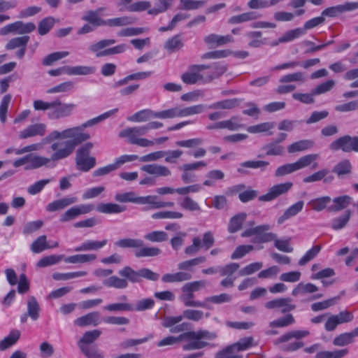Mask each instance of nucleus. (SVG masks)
<instances>
[{
	"instance_id": "f257e3e1",
	"label": "nucleus",
	"mask_w": 358,
	"mask_h": 358,
	"mask_svg": "<svg viewBox=\"0 0 358 358\" xmlns=\"http://www.w3.org/2000/svg\"><path fill=\"white\" fill-rule=\"evenodd\" d=\"M90 138V134L81 132L80 128H68L62 131L53 130L43 138V143H51L53 153L44 157L45 167L53 168L57 162L70 157L77 145Z\"/></svg>"
},
{
	"instance_id": "f03ea898",
	"label": "nucleus",
	"mask_w": 358,
	"mask_h": 358,
	"mask_svg": "<svg viewBox=\"0 0 358 358\" xmlns=\"http://www.w3.org/2000/svg\"><path fill=\"white\" fill-rule=\"evenodd\" d=\"M217 337V334L205 329L197 331H188L180 334L178 336H169L157 342V346L162 348L173 345L180 341H185L182 348L184 351H192L203 349L210 343L207 341L215 340Z\"/></svg>"
},
{
	"instance_id": "7ed1b4c3",
	"label": "nucleus",
	"mask_w": 358,
	"mask_h": 358,
	"mask_svg": "<svg viewBox=\"0 0 358 358\" xmlns=\"http://www.w3.org/2000/svg\"><path fill=\"white\" fill-rule=\"evenodd\" d=\"M118 274L122 278L111 275L103 280V285L107 287L123 289L128 287L129 282L131 283L141 282L143 278L156 281L159 278L158 273L153 272L149 268H143L135 271L129 266H126L119 270Z\"/></svg>"
},
{
	"instance_id": "20e7f679",
	"label": "nucleus",
	"mask_w": 358,
	"mask_h": 358,
	"mask_svg": "<svg viewBox=\"0 0 358 358\" xmlns=\"http://www.w3.org/2000/svg\"><path fill=\"white\" fill-rule=\"evenodd\" d=\"M163 127L159 122H150L147 124L126 128L119 133V137L127 138L128 142L131 143L134 138H142L141 136L145 135L150 129H157Z\"/></svg>"
},
{
	"instance_id": "39448f33",
	"label": "nucleus",
	"mask_w": 358,
	"mask_h": 358,
	"mask_svg": "<svg viewBox=\"0 0 358 358\" xmlns=\"http://www.w3.org/2000/svg\"><path fill=\"white\" fill-rule=\"evenodd\" d=\"M92 147V143H87L77 150L76 163L78 170L87 172L96 165V159L89 156Z\"/></svg>"
},
{
	"instance_id": "423d86ee",
	"label": "nucleus",
	"mask_w": 358,
	"mask_h": 358,
	"mask_svg": "<svg viewBox=\"0 0 358 358\" xmlns=\"http://www.w3.org/2000/svg\"><path fill=\"white\" fill-rule=\"evenodd\" d=\"M271 229V226L268 224L257 226L245 230L241 234L242 237H250L256 236L255 243H267L275 240L276 234L272 232H267Z\"/></svg>"
},
{
	"instance_id": "0eeeda50",
	"label": "nucleus",
	"mask_w": 358,
	"mask_h": 358,
	"mask_svg": "<svg viewBox=\"0 0 358 358\" xmlns=\"http://www.w3.org/2000/svg\"><path fill=\"white\" fill-rule=\"evenodd\" d=\"M330 150L337 151L341 150L343 152H358V137H351L346 135L338 138L329 145Z\"/></svg>"
},
{
	"instance_id": "6e6552de",
	"label": "nucleus",
	"mask_w": 358,
	"mask_h": 358,
	"mask_svg": "<svg viewBox=\"0 0 358 358\" xmlns=\"http://www.w3.org/2000/svg\"><path fill=\"white\" fill-rule=\"evenodd\" d=\"M35 29L36 25L33 22L24 23L22 21H16L1 27L0 36H6L10 33L26 34L32 32Z\"/></svg>"
},
{
	"instance_id": "1a4fd4ad",
	"label": "nucleus",
	"mask_w": 358,
	"mask_h": 358,
	"mask_svg": "<svg viewBox=\"0 0 358 358\" xmlns=\"http://www.w3.org/2000/svg\"><path fill=\"white\" fill-rule=\"evenodd\" d=\"M94 208L92 204H80L73 206L59 215V221L65 223L73 220L81 215L90 213Z\"/></svg>"
},
{
	"instance_id": "9d476101",
	"label": "nucleus",
	"mask_w": 358,
	"mask_h": 358,
	"mask_svg": "<svg viewBox=\"0 0 358 358\" xmlns=\"http://www.w3.org/2000/svg\"><path fill=\"white\" fill-rule=\"evenodd\" d=\"M44 156L29 154L13 162V166L18 168L21 166L26 165V170L37 169L43 166H45Z\"/></svg>"
},
{
	"instance_id": "9b49d317",
	"label": "nucleus",
	"mask_w": 358,
	"mask_h": 358,
	"mask_svg": "<svg viewBox=\"0 0 358 358\" xmlns=\"http://www.w3.org/2000/svg\"><path fill=\"white\" fill-rule=\"evenodd\" d=\"M203 69V64L190 66L188 71L181 76L182 82L189 85H194L197 83H207Z\"/></svg>"
},
{
	"instance_id": "f8f14e48",
	"label": "nucleus",
	"mask_w": 358,
	"mask_h": 358,
	"mask_svg": "<svg viewBox=\"0 0 358 358\" xmlns=\"http://www.w3.org/2000/svg\"><path fill=\"white\" fill-rule=\"evenodd\" d=\"M293 183L292 182H286L275 185L270 187L268 192L259 197L261 201H271L277 197L287 194L292 187Z\"/></svg>"
},
{
	"instance_id": "ddd939ff",
	"label": "nucleus",
	"mask_w": 358,
	"mask_h": 358,
	"mask_svg": "<svg viewBox=\"0 0 358 358\" xmlns=\"http://www.w3.org/2000/svg\"><path fill=\"white\" fill-rule=\"evenodd\" d=\"M29 41V36H22L11 38L6 43L5 48L7 50H11L16 48L19 50L15 52V57L18 59H22L26 52L27 46Z\"/></svg>"
},
{
	"instance_id": "4468645a",
	"label": "nucleus",
	"mask_w": 358,
	"mask_h": 358,
	"mask_svg": "<svg viewBox=\"0 0 358 358\" xmlns=\"http://www.w3.org/2000/svg\"><path fill=\"white\" fill-rule=\"evenodd\" d=\"M305 203L303 200L296 201L285 210L284 213L278 218L277 223L279 225L284 224L287 220L295 217L301 213L304 207Z\"/></svg>"
},
{
	"instance_id": "2eb2a0df",
	"label": "nucleus",
	"mask_w": 358,
	"mask_h": 358,
	"mask_svg": "<svg viewBox=\"0 0 358 358\" xmlns=\"http://www.w3.org/2000/svg\"><path fill=\"white\" fill-rule=\"evenodd\" d=\"M47 127L43 123H37L29 125L19 134L21 139H26L34 136H43L46 133Z\"/></svg>"
},
{
	"instance_id": "dca6fc26",
	"label": "nucleus",
	"mask_w": 358,
	"mask_h": 358,
	"mask_svg": "<svg viewBox=\"0 0 358 358\" xmlns=\"http://www.w3.org/2000/svg\"><path fill=\"white\" fill-rule=\"evenodd\" d=\"M227 66L223 63L216 62L211 65H204L203 71L205 73L206 81L210 82L213 79L222 76L227 71Z\"/></svg>"
},
{
	"instance_id": "f3484780",
	"label": "nucleus",
	"mask_w": 358,
	"mask_h": 358,
	"mask_svg": "<svg viewBox=\"0 0 358 358\" xmlns=\"http://www.w3.org/2000/svg\"><path fill=\"white\" fill-rule=\"evenodd\" d=\"M76 201L77 198L76 196H65L49 203L45 206V210L49 213L62 210L66 207L74 204Z\"/></svg>"
},
{
	"instance_id": "a211bd4d",
	"label": "nucleus",
	"mask_w": 358,
	"mask_h": 358,
	"mask_svg": "<svg viewBox=\"0 0 358 358\" xmlns=\"http://www.w3.org/2000/svg\"><path fill=\"white\" fill-rule=\"evenodd\" d=\"M115 200L120 203L147 204L148 196H138L134 192H119L115 195Z\"/></svg>"
},
{
	"instance_id": "6ab92c4d",
	"label": "nucleus",
	"mask_w": 358,
	"mask_h": 358,
	"mask_svg": "<svg viewBox=\"0 0 358 358\" xmlns=\"http://www.w3.org/2000/svg\"><path fill=\"white\" fill-rule=\"evenodd\" d=\"M53 103L54 106L48 112L50 119L57 120L71 114L73 108L71 105L62 104L57 101H53Z\"/></svg>"
},
{
	"instance_id": "aec40b11",
	"label": "nucleus",
	"mask_w": 358,
	"mask_h": 358,
	"mask_svg": "<svg viewBox=\"0 0 358 358\" xmlns=\"http://www.w3.org/2000/svg\"><path fill=\"white\" fill-rule=\"evenodd\" d=\"M141 170L156 177H167L171 175V171L168 167L158 164L143 165L141 167Z\"/></svg>"
},
{
	"instance_id": "412c9836",
	"label": "nucleus",
	"mask_w": 358,
	"mask_h": 358,
	"mask_svg": "<svg viewBox=\"0 0 358 358\" xmlns=\"http://www.w3.org/2000/svg\"><path fill=\"white\" fill-rule=\"evenodd\" d=\"M73 322L75 325L81 327L90 325L96 327L100 323V314L96 311L91 312L78 317Z\"/></svg>"
},
{
	"instance_id": "4be33fe9",
	"label": "nucleus",
	"mask_w": 358,
	"mask_h": 358,
	"mask_svg": "<svg viewBox=\"0 0 358 358\" xmlns=\"http://www.w3.org/2000/svg\"><path fill=\"white\" fill-rule=\"evenodd\" d=\"M108 243L107 239L101 241L86 240L79 245L76 246L73 251L75 252H86L92 250H99L103 248Z\"/></svg>"
},
{
	"instance_id": "5701e85b",
	"label": "nucleus",
	"mask_w": 358,
	"mask_h": 358,
	"mask_svg": "<svg viewBox=\"0 0 358 358\" xmlns=\"http://www.w3.org/2000/svg\"><path fill=\"white\" fill-rule=\"evenodd\" d=\"M204 42L210 46H221L234 41L231 35L220 36L215 34H209L204 37Z\"/></svg>"
},
{
	"instance_id": "b1692460",
	"label": "nucleus",
	"mask_w": 358,
	"mask_h": 358,
	"mask_svg": "<svg viewBox=\"0 0 358 358\" xmlns=\"http://www.w3.org/2000/svg\"><path fill=\"white\" fill-rule=\"evenodd\" d=\"M334 204L327 208L328 211L338 212L348 208L352 201V198L348 195H343L331 199Z\"/></svg>"
},
{
	"instance_id": "393cba45",
	"label": "nucleus",
	"mask_w": 358,
	"mask_h": 358,
	"mask_svg": "<svg viewBox=\"0 0 358 358\" xmlns=\"http://www.w3.org/2000/svg\"><path fill=\"white\" fill-rule=\"evenodd\" d=\"M182 294L179 296V299L187 307H206L204 303L199 301L193 300L194 294L193 292L187 291L185 286H182L181 288Z\"/></svg>"
},
{
	"instance_id": "a878e982",
	"label": "nucleus",
	"mask_w": 358,
	"mask_h": 358,
	"mask_svg": "<svg viewBox=\"0 0 358 358\" xmlns=\"http://www.w3.org/2000/svg\"><path fill=\"white\" fill-rule=\"evenodd\" d=\"M126 207L115 203H101L96 206V210L105 214H117L126 210Z\"/></svg>"
},
{
	"instance_id": "bb28decb",
	"label": "nucleus",
	"mask_w": 358,
	"mask_h": 358,
	"mask_svg": "<svg viewBox=\"0 0 358 358\" xmlns=\"http://www.w3.org/2000/svg\"><path fill=\"white\" fill-rule=\"evenodd\" d=\"M247 218L245 213H240L234 215L229 220L227 230L230 234H234L239 231L243 226V222Z\"/></svg>"
},
{
	"instance_id": "cd10ccee",
	"label": "nucleus",
	"mask_w": 358,
	"mask_h": 358,
	"mask_svg": "<svg viewBox=\"0 0 358 358\" xmlns=\"http://www.w3.org/2000/svg\"><path fill=\"white\" fill-rule=\"evenodd\" d=\"M184 46V43L181 34H176L167 39L164 45V48L169 52L173 53L178 51Z\"/></svg>"
},
{
	"instance_id": "c85d7f7f",
	"label": "nucleus",
	"mask_w": 358,
	"mask_h": 358,
	"mask_svg": "<svg viewBox=\"0 0 358 358\" xmlns=\"http://www.w3.org/2000/svg\"><path fill=\"white\" fill-rule=\"evenodd\" d=\"M191 278V273L185 271H179L175 273L164 274L162 278V280L164 282H179L189 280Z\"/></svg>"
},
{
	"instance_id": "c756f323",
	"label": "nucleus",
	"mask_w": 358,
	"mask_h": 358,
	"mask_svg": "<svg viewBox=\"0 0 358 358\" xmlns=\"http://www.w3.org/2000/svg\"><path fill=\"white\" fill-rule=\"evenodd\" d=\"M308 335H309V331L307 330L291 331H289V332L282 335L280 337L277 338L274 341V344L279 345L280 343L287 342L294 338H296V339H300V338L307 336Z\"/></svg>"
},
{
	"instance_id": "7c9ffc66",
	"label": "nucleus",
	"mask_w": 358,
	"mask_h": 358,
	"mask_svg": "<svg viewBox=\"0 0 358 358\" xmlns=\"http://www.w3.org/2000/svg\"><path fill=\"white\" fill-rule=\"evenodd\" d=\"M95 254H78L69 256L64 258V262L69 264H84L91 262L96 259Z\"/></svg>"
},
{
	"instance_id": "2f4dec72",
	"label": "nucleus",
	"mask_w": 358,
	"mask_h": 358,
	"mask_svg": "<svg viewBox=\"0 0 358 358\" xmlns=\"http://www.w3.org/2000/svg\"><path fill=\"white\" fill-rule=\"evenodd\" d=\"M103 10V8H99L95 11L89 10L85 15L83 16L82 20L96 27L105 26L106 20H102L99 16V13Z\"/></svg>"
},
{
	"instance_id": "473e14b6",
	"label": "nucleus",
	"mask_w": 358,
	"mask_h": 358,
	"mask_svg": "<svg viewBox=\"0 0 358 358\" xmlns=\"http://www.w3.org/2000/svg\"><path fill=\"white\" fill-rule=\"evenodd\" d=\"M173 0H156L155 6L148 10V14L157 15L166 12L173 4Z\"/></svg>"
},
{
	"instance_id": "72a5a7b5",
	"label": "nucleus",
	"mask_w": 358,
	"mask_h": 358,
	"mask_svg": "<svg viewBox=\"0 0 358 358\" xmlns=\"http://www.w3.org/2000/svg\"><path fill=\"white\" fill-rule=\"evenodd\" d=\"M331 201V199L329 196H324L311 199L308 203L312 210L316 212H320L327 208L328 204Z\"/></svg>"
},
{
	"instance_id": "f704fd0d",
	"label": "nucleus",
	"mask_w": 358,
	"mask_h": 358,
	"mask_svg": "<svg viewBox=\"0 0 358 358\" xmlns=\"http://www.w3.org/2000/svg\"><path fill=\"white\" fill-rule=\"evenodd\" d=\"M117 110H118L117 108H114L113 110H108V111H107L94 118H92V119L87 121L86 122L83 124L81 126L74 127L73 128H80L81 132H84L85 128L91 127V126H93L94 124L99 123L100 122L108 118L109 117H110L111 115H113V114L117 113Z\"/></svg>"
},
{
	"instance_id": "c9c22d12",
	"label": "nucleus",
	"mask_w": 358,
	"mask_h": 358,
	"mask_svg": "<svg viewBox=\"0 0 358 358\" xmlns=\"http://www.w3.org/2000/svg\"><path fill=\"white\" fill-rule=\"evenodd\" d=\"M154 117V111L150 109H143L136 112L131 116L128 117L127 119L129 122H147L150 119Z\"/></svg>"
},
{
	"instance_id": "e433bc0d",
	"label": "nucleus",
	"mask_w": 358,
	"mask_h": 358,
	"mask_svg": "<svg viewBox=\"0 0 358 358\" xmlns=\"http://www.w3.org/2000/svg\"><path fill=\"white\" fill-rule=\"evenodd\" d=\"M115 245L121 248H136L138 250L143 245V241L138 238H122L115 243Z\"/></svg>"
},
{
	"instance_id": "4c0bfd02",
	"label": "nucleus",
	"mask_w": 358,
	"mask_h": 358,
	"mask_svg": "<svg viewBox=\"0 0 358 358\" xmlns=\"http://www.w3.org/2000/svg\"><path fill=\"white\" fill-rule=\"evenodd\" d=\"M64 255H51L41 258L36 264V266L44 268L58 264L62 259L64 260Z\"/></svg>"
},
{
	"instance_id": "58836bf2",
	"label": "nucleus",
	"mask_w": 358,
	"mask_h": 358,
	"mask_svg": "<svg viewBox=\"0 0 358 358\" xmlns=\"http://www.w3.org/2000/svg\"><path fill=\"white\" fill-rule=\"evenodd\" d=\"M169 139L166 136L157 138L155 140H149L147 138H134L131 144L136 145L139 147L147 148L157 145H160Z\"/></svg>"
},
{
	"instance_id": "ea45409f",
	"label": "nucleus",
	"mask_w": 358,
	"mask_h": 358,
	"mask_svg": "<svg viewBox=\"0 0 358 358\" xmlns=\"http://www.w3.org/2000/svg\"><path fill=\"white\" fill-rule=\"evenodd\" d=\"M313 145L314 143L311 140H301L289 145L287 148V150L289 153H294L310 149Z\"/></svg>"
},
{
	"instance_id": "a19ab883",
	"label": "nucleus",
	"mask_w": 358,
	"mask_h": 358,
	"mask_svg": "<svg viewBox=\"0 0 358 358\" xmlns=\"http://www.w3.org/2000/svg\"><path fill=\"white\" fill-rule=\"evenodd\" d=\"M322 250L320 245H313L310 250L306 251L303 256L299 260V266H305L309 262L315 259Z\"/></svg>"
},
{
	"instance_id": "79ce46f5",
	"label": "nucleus",
	"mask_w": 358,
	"mask_h": 358,
	"mask_svg": "<svg viewBox=\"0 0 358 358\" xmlns=\"http://www.w3.org/2000/svg\"><path fill=\"white\" fill-rule=\"evenodd\" d=\"M161 253V250L156 247H147L144 245L136 250L134 255L136 257H155Z\"/></svg>"
},
{
	"instance_id": "37998d69",
	"label": "nucleus",
	"mask_w": 358,
	"mask_h": 358,
	"mask_svg": "<svg viewBox=\"0 0 358 358\" xmlns=\"http://www.w3.org/2000/svg\"><path fill=\"white\" fill-rule=\"evenodd\" d=\"M258 17V15L256 12L250 11V12H246L238 15H234L231 17L228 22L229 24H239L248 21H250L252 20H255Z\"/></svg>"
},
{
	"instance_id": "c03bdc74",
	"label": "nucleus",
	"mask_w": 358,
	"mask_h": 358,
	"mask_svg": "<svg viewBox=\"0 0 358 358\" xmlns=\"http://www.w3.org/2000/svg\"><path fill=\"white\" fill-rule=\"evenodd\" d=\"M306 31L303 27H298L292 30H289L284 34V35L278 38L279 43H286L292 41L300 36L304 35Z\"/></svg>"
},
{
	"instance_id": "a18cd8bd",
	"label": "nucleus",
	"mask_w": 358,
	"mask_h": 358,
	"mask_svg": "<svg viewBox=\"0 0 358 358\" xmlns=\"http://www.w3.org/2000/svg\"><path fill=\"white\" fill-rule=\"evenodd\" d=\"M20 336V332L18 330H13L10 332L8 336L5 337L0 342V350L3 351L14 345Z\"/></svg>"
},
{
	"instance_id": "49530a36",
	"label": "nucleus",
	"mask_w": 358,
	"mask_h": 358,
	"mask_svg": "<svg viewBox=\"0 0 358 358\" xmlns=\"http://www.w3.org/2000/svg\"><path fill=\"white\" fill-rule=\"evenodd\" d=\"M262 149L268 156H280L285 152L284 147L278 144V142L274 141L266 144Z\"/></svg>"
},
{
	"instance_id": "de8ad7c7",
	"label": "nucleus",
	"mask_w": 358,
	"mask_h": 358,
	"mask_svg": "<svg viewBox=\"0 0 358 358\" xmlns=\"http://www.w3.org/2000/svg\"><path fill=\"white\" fill-rule=\"evenodd\" d=\"M40 307L34 296H29L27 300V314L33 320L39 317Z\"/></svg>"
},
{
	"instance_id": "09e8293b",
	"label": "nucleus",
	"mask_w": 358,
	"mask_h": 358,
	"mask_svg": "<svg viewBox=\"0 0 358 358\" xmlns=\"http://www.w3.org/2000/svg\"><path fill=\"white\" fill-rule=\"evenodd\" d=\"M318 287L313 283L308 282L306 284L299 283L297 286L292 290V294L294 296L300 294H311L317 292Z\"/></svg>"
},
{
	"instance_id": "8fccbe9b",
	"label": "nucleus",
	"mask_w": 358,
	"mask_h": 358,
	"mask_svg": "<svg viewBox=\"0 0 358 358\" xmlns=\"http://www.w3.org/2000/svg\"><path fill=\"white\" fill-rule=\"evenodd\" d=\"M354 337L352 332H345L336 336L333 340V345L335 346L343 347L351 344L354 342Z\"/></svg>"
},
{
	"instance_id": "3c124183",
	"label": "nucleus",
	"mask_w": 358,
	"mask_h": 358,
	"mask_svg": "<svg viewBox=\"0 0 358 358\" xmlns=\"http://www.w3.org/2000/svg\"><path fill=\"white\" fill-rule=\"evenodd\" d=\"M351 217V211L347 210L340 217H336L332 220L331 227L334 230H339L345 227Z\"/></svg>"
},
{
	"instance_id": "603ef678",
	"label": "nucleus",
	"mask_w": 358,
	"mask_h": 358,
	"mask_svg": "<svg viewBox=\"0 0 358 358\" xmlns=\"http://www.w3.org/2000/svg\"><path fill=\"white\" fill-rule=\"evenodd\" d=\"M133 22L134 20L132 17L129 16H123L106 20L105 26H108L111 27H122L131 24Z\"/></svg>"
},
{
	"instance_id": "864d4df0",
	"label": "nucleus",
	"mask_w": 358,
	"mask_h": 358,
	"mask_svg": "<svg viewBox=\"0 0 358 358\" xmlns=\"http://www.w3.org/2000/svg\"><path fill=\"white\" fill-rule=\"evenodd\" d=\"M103 309L109 312L134 311V307L129 303H114L104 306Z\"/></svg>"
},
{
	"instance_id": "5fc2aeb1",
	"label": "nucleus",
	"mask_w": 358,
	"mask_h": 358,
	"mask_svg": "<svg viewBox=\"0 0 358 358\" xmlns=\"http://www.w3.org/2000/svg\"><path fill=\"white\" fill-rule=\"evenodd\" d=\"M115 43V41L114 39H103L101 41H99L97 43H95L94 44H92L89 47V50L96 53V56L97 57H104L105 55H98L99 53H101L103 49L106 48L107 46H109L110 45H113Z\"/></svg>"
},
{
	"instance_id": "6e6d98bb",
	"label": "nucleus",
	"mask_w": 358,
	"mask_h": 358,
	"mask_svg": "<svg viewBox=\"0 0 358 358\" xmlns=\"http://www.w3.org/2000/svg\"><path fill=\"white\" fill-rule=\"evenodd\" d=\"M275 126L274 122H266L256 125L250 126L247 128V131L250 134H257L268 132L273 129Z\"/></svg>"
},
{
	"instance_id": "4d7b16f0",
	"label": "nucleus",
	"mask_w": 358,
	"mask_h": 358,
	"mask_svg": "<svg viewBox=\"0 0 358 358\" xmlns=\"http://www.w3.org/2000/svg\"><path fill=\"white\" fill-rule=\"evenodd\" d=\"M240 100L238 99H226L220 101L215 102L209 106L210 109H231L238 106Z\"/></svg>"
},
{
	"instance_id": "13d9d810",
	"label": "nucleus",
	"mask_w": 358,
	"mask_h": 358,
	"mask_svg": "<svg viewBox=\"0 0 358 358\" xmlns=\"http://www.w3.org/2000/svg\"><path fill=\"white\" fill-rule=\"evenodd\" d=\"M224 178V173L220 170H212L207 173L206 180L203 182V185L212 187L215 185V180H221Z\"/></svg>"
},
{
	"instance_id": "bf43d9fd",
	"label": "nucleus",
	"mask_w": 358,
	"mask_h": 358,
	"mask_svg": "<svg viewBox=\"0 0 358 358\" xmlns=\"http://www.w3.org/2000/svg\"><path fill=\"white\" fill-rule=\"evenodd\" d=\"M294 323L295 320L293 315L292 314H287L285 316L282 317H280L277 320H275L269 322V327L272 328H281L287 327Z\"/></svg>"
},
{
	"instance_id": "052dcab7",
	"label": "nucleus",
	"mask_w": 358,
	"mask_h": 358,
	"mask_svg": "<svg viewBox=\"0 0 358 358\" xmlns=\"http://www.w3.org/2000/svg\"><path fill=\"white\" fill-rule=\"evenodd\" d=\"M55 19L52 17H47L41 20L38 25V32L41 36L47 34L53 27Z\"/></svg>"
},
{
	"instance_id": "680f3d73",
	"label": "nucleus",
	"mask_w": 358,
	"mask_h": 358,
	"mask_svg": "<svg viewBox=\"0 0 358 358\" xmlns=\"http://www.w3.org/2000/svg\"><path fill=\"white\" fill-rule=\"evenodd\" d=\"M95 67L91 66H76L68 69V73L70 75H91L94 73Z\"/></svg>"
},
{
	"instance_id": "e2e57ef3",
	"label": "nucleus",
	"mask_w": 358,
	"mask_h": 358,
	"mask_svg": "<svg viewBox=\"0 0 358 358\" xmlns=\"http://www.w3.org/2000/svg\"><path fill=\"white\" fill-rule=\"evenodd\" d=\"M48 248H49V245L45 235L38 237L30 246V249L34 253H40Z\"/></svg>"
},
{
	"instance_id": "0e129e2a",
	"label": "nucleus",
	"mask_w": 358,
	"mask_h": 358,
	"mask_svg": "<svg viewBox=\"0 0 358 358\" xmlns=\"http://www.w3.org/2000/svg\"><path fill=\"white\" fill-rule=\"evenodd\" d=\"M206 261L205 257H198L189 260L182 262L178 264V268L183 271H192V268L194 266L203 264Z\"/></svg>"
},
{
	"instance_id": "69168bd1",
	"label": "nucleus",
	"mask_w": 358,
	"mask_h": 358,
	"mask_svg": "<svg viewBox=\"0 0 358 358\" xmlns=\"http://www.w3.org/2000/svg\"><path fill=\"white\" fill-rule=\"evenodd\" d=\"M101 334V331L98 329L86 331L78 341V346L80 344L87 345V344L93 343L100 336Z\"/></svg>"
},
{
	"instance_id": "338daca9",
	"label": "nucleus",
	"mask_w": 358,
	"mask_h": 358,
	"mask_svg": "<svg viewBox=\"0 0 358 358\" xmlns=\"http://www.w3.org/2000/svg\"><path fill=\"white\" fill-rule=\"evenodd\" d=\"M318 157L317 154H309L301 157L294 162L297 171L310 166Z\"/></svg>"
},
{
	"instance_id": "774afa93",
	"label": "nucleus",
	"mask_w": 358,
	"mask_h": 358,
	"mask_svg": "<svg viewBox=\"0 0 358 358\" xmlns=\"http://www.w3.org/2000/svg\"><path fill=\"white\" fill-rule=\"evenodd\" d=\"M180 206L189 211H200L201 208L199 203L193 200L191 197L186 196L180 202Z\"/></svg>"
}]
</instances>
